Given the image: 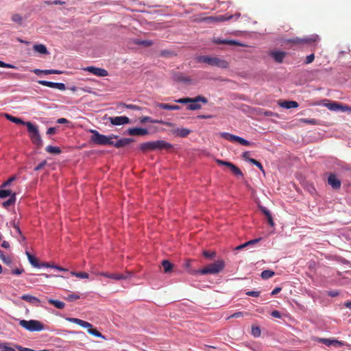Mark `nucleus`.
Listing matches in <instances>:
<instances>
[{
    "label": "nucleus",
    "mask_w": 351,
    "mask_h": 351,
    "mask_svg": "<svg viewBox=\"0 0 351 351\" xmlns=\"http://www.w3.org/2000/svg\"><path fill=\"white\" fill-rule=\"evenodd\" d=\"M196 60L199 63H206L221 69H228L229 67V62L219 56H199L196 58Z\"/></svg>",
    "instance_id": "1"
},
{
    "label": "nucleus",
    "mask_w": 351,
    "mask_h": 351,
    "mask_svg": "<svg viewBox=\"0 0 351 351\" xmlns=\"http://www.w3.org/2000/svg\"><path fill=\"white\" fill-rule=\"evenodd\" d=\"M90 132L92 133L91 141L99 145H111L113 144V139L118 138V136L114 134L110 136L101 134L95 130H90Z\"/></svg>",
    "instance_id": "2"
},
{
    "label": "nucleus",
    "mask_w": 351,
    "mask_h": 351,
    "mask_svg": "<svg viewBox=\"0 0 351 351\" xmlns=\"http://www.w3.org/2000/svg\"><path fill=\"white\" fill-rule=\"evenodd\" d=\"M66 320L70 322L75 323L84 328H87V332L95 337L106 339L105 336L103 335L100 332L97 330V329L93 328V325L88 322L74 317H69L66 319Z\"/></svg>",
    "instance_id": "3"
},
{
    "label": "nucleus",
    "mask_w": 351,
    "mask_h": 351,
    "mask_svg": "<svg viewBox=\"0 0 351 351\" xmlns=\"http://www.w3.org/2000/svg\"><path fill=\"white\" fill-rule=\"evenodd\" d=\"M26 126L32 143L38 147H41L43 145V141L39 134L38 126L30 121L27 122Z\"/></svg>",
    "instance_id": "4"
},
{
    "label": "nucleus",
    "mask_w": 351,
    "mask_h": 351,
    "mask_svg": "<svg viewBox=\"0 0 351 351\" xmlns=\"http://www.w3.org/2000/svg\"><path fill=\"white\" fill-rule=\"evenodd\" d=\"M224 262L222 260H218L215 263L208 265L207 267L196 271L195 273H199L202 275L206 274H217L219 273L224 267Z\"/></svg>",
    "instance_id": "5"
},
{
    "label": "nucleus",
    "mask_w": 351,
    "mask_h": 351,
    "mask_svg": "<svg viewBox=\"0 0 351 351\" xmlns=\"http://www.w3.org/2000/svg\"><path fill=\"white\" fill-rule=\"evenodd\" d=\"M19 324L21 326L29 330L30 332L41 331L44 329L43 324L39 321L31 319V320H20Z\"/></svg>",
    "instance_id": "6"
},
{
    "label": "nucleus",
    "mask_w": 351,
    "mask_h": 351,
    "mask_svg": "<svg viewBox=\"0 0 351 351\" xmlns=\"http://www.w3.org/2000/svg\"><path fill=\"white\" fill-rule=\"evenodd\" d=\"M38 83L40 85L45 86L52 88H57L60 90H66L65 84L61 82H52L46 80H39Z\"/></svg>",
    "instance_id": "7"
},
{
    "label": "nucleus",
    "mask_w": 351,
    "mask_h": 351,
    "mask_svg": "<svg viewBox=\"0 0 351 351\" xmlns=\"http://www.w3.org/2000/svg\"><path fill=\"white\" fill-rule=\"evenodd\" d=\"M177 103L179 104H189L191 101H202L203 104H207L208 99L202 95H198L194 98L191 97H185V98H181L178 99L175 101Z\"/></svg>",
    "instance_id": "8"
},
{
    "label": "nucleus",
    "mask_w": 351,
    "mask_h": 351,
    "mask_svg": "<svg viewBox=\"0 0 351 351\" xmlns=\"http://www.w3.org/2000/svg\"><path fill=\"white\" fill-rule=\"evenodd\" d=\"M317 341L319 343H322L327 346L340 347L344 345L343 341L333 339L317 338Z\"/></svg>",
    "instance_id": "9"
},
{
    "label": "nucleus",
    "mask_w": 351,
    "mask_h": 351,
    "mask_svg": "<svg viewBox=\"0 0 351 351\" xmlns=\"http://www.w3.org/2000/svg\"><path fill=\"white\" fill-rule=\"evenodd\" d=\"M84 71H88L90 73L99 76V77H106L108 75V71L101 68H97L95 66H87L84 69Z\"/></svg>",
    "instance_id": "10"
},
{
    "label": "nucleus",
    "mask_w": 351,
    "mask_h": 351,
    "mask_svg": "<svg viewBox=\"0 0 351 351\" xmlns=\"http://www.w3.org/2000/svg\"><path fill=\"white\" fill-rule=\"evenodd\" d=\"M109 121L114 125H121L129 123L130 119L125 116L110 117Z\"/></svg>",
    "instance_id": "11"
},
{
    "label": "nucleus",
    "mask_w": 351,
    "mask_h": 351,
    "mask_svg": "<svg viewBox=\"0 0 351 351\" xmlns=\"http://www.w3.org/2000/svg\"><path fill=\"white\" fill-rule=\"evenodd\" d=\"M319 40V38L318 35H311L310 36H308V37H306L304 38H296L293 40H290L289 41L293 42L294 43H307L317 42Z\"/></svg>",
    "instance_id": "12"
},
{
    "label": "nucleus",
    "mask_w": 351,
    "mask_h": 351,
    "mask_svg": "<svg viewBox=\"0 0 351 351\" xmlns=\"http://www.w3.org/2000/svg\"><path fill=\"white\" fill-rule=\"evenodd\" d=\"M241 16V14L239 13H237L234 15H229V16H224V15H220V16H212V17H208L206 19V20L209 21H213V22H221V21H228V20H230L231 19H233V18H236V19H238L239 16Z\"/></svg>",
    "instance_id": "13"
},
{
    "label": "nucleus",
    "mask_w": 351,
    "mask_h": 351,
    "mask_svg": "<svg viewBox=\"0 0 351 351\" xmlns=\"http://www.w3.org/2000/svg\"><path fill=\"white\" fill-rule=\"evenodd\" d=\"M153 142L154 150L165 149L168 150L172 147V145L162 140H158Z\"/></svg>",
    "instance_id": "14"
},
{
    "label": "nucleus",
    "mask_w": 351,
    "mask_h": 351,
    "mask_svg": "<svg viewBox=\"0 0 351 351\" xmlns=\"http://www.w3.org/2000/svg\"><path fill=\"white\" fill-rule=\"evenodd\" d=\"M100 275L107 277V278H109L119 280H124V279L128 278L131 276V274L128 271L126 274H117V273H114V274L101 273Z\"/></svg>",
    "instance_id": "15"
},
{
    "label": "nucleus",
    "mask_w": 351,
    "mask_h": 351,
    "mask_svg": "<svg viewBox=\"0 0 351 351\" xmlns=\"http://www.w3.org/2000/svg\"><path fill=\"white\" fill-rule=\"evenodd\" d=\"M328 108L330 110L338 111L341 110L342 112L351 111V108L348 106H343L339 104L338 103L333 102L328 104Z\"/></svg>",
    "instance_id": "16"
},
{
    "label": "nucleus",
    "mask_w": 351,
    "mask_h": 351,
    "mask_svg": "<svg viewBox=\"0 0 351 351\" xmlns=\"http://www.w3.org/2000/svg\"><path fill=\"white\" fill-rule=\"evenodd\" d=\"M128 133L132 136H145L148 134V130L141 128H132L128 130Z\"/></svg>",
    "instance_id": "17"
},
{
    "label": "nucleus",
    "mask_w": 351,
    "mask_h": 351,
    "mask_svg": "<svg viewBox=\"0 0 351 351\" xmlns=\"http://www.w3.org/2000/svg\"><path fill=\"white\" fill-rule=\"evenodd\" d=\"M328 183L334 189H339L341 187V181L334 174H330L328 176Z\"/></svg>",
    "instance_id": "18"
},
{
    "label": "nucleus",
    "mask_w": 351,
    "mask_h": 351,
    "mask_svg": "<svg viewBox=\"0 0 351 351\" xmlns=\"http://www.w3.org/2000/svg\"><path fill=\"white\" fill-rule=\"evenodd\" d=\"M133 141H134L133 138H123L119 139L115 142L113 141V144L112 145L114 146L117 148H121V147H123L128 145V144H130V143H132Z\"/></svg>",
    "instance_id": "19"
},
{
    "label": "nucleus",
    "mask_w": 351,
    "mask_h": 351,
    "mask_svg": "<svg viewBox=\"0 0 351 351\" xmlns=\"http://www.w3.org/2000/svg\"><path fill=\"white\" fill-rule=\"evenodd\" d=\"M271 57L275 60L276 62L281 63L286 55L283 51H274L271 52Z\"/></svg>",
    "instance_id": "20"
},
{
    "label": "nucleus",
    "mask_w": 351,
    "mask_h": 351,
    "mask_svg": "<svg viewBox=\"0 0 351 351\" xmlns=\"http://www.w3.org/2000/svg\"><path fill=\"white\" fill-rule=\"evenodd\" d=\"M21 298L32 304L38 305L40 303V300L38 298L28 294L23 295Z\"/></svg>",
    "instance_id": "21"
},
{
    "label": "nucleus",
    "mask_w": 351,
    "mask_h": 351,
    "mask_svg": "<svg viewBox=\"0 0 351 351\" xmlns=\"http://www.w3.org/2000/svg\"><path fill=\"white\" fill-rule=\"evenodd\" d=\"M261 238H258V239H252V240H250L243 244H241L240 245H238L237 247H235V250H241L242 249H244L247 247H250V246H252L256 243H258L260 241H261Z\"/></svg>",
    "instance_id": "22"
},
{
    "label": "nucleus",
    "mask_w": 351,
    "mask_h": 351,
    "mask_svg": "<svg viewBox=\"0 0 351 351\" xmlns=\"http://www.w3.org/2000/svg\"><path fill=\"white\" fill-rule=\"evenodd\" d=\"M279 104L282 108L286 109L295 108L298 107V102L295 101H283L280 102Z\"/></svg>",
    "instance_id": "23"
},
{
    "label": "nucleus",
    "mask_w": 351,
    "mask_h": 351,
    "mask_svg": "<svg viewBox=\"0 0 351 351\" xmlns=\"http://www.w3.org/2000/svg\"><path fill=\"white\" fill-rule=\"evenodd\" d=\"M25 254L27 256L29 262L33 267H36V268L41 267V265L38 263V260L33 255H32L29 252L26 251Z\"/></svg>",
    "instance_id": "24"
},
{
    "label": "nucleus",
    "mask_w": 351,
    "mask_h": 351,
    "mask_svg": "<svg viewBox=\"0 0 351 351\" xmlns=\"http://www.w3.org/2000/svg\"><path fill=\"white\" fill-rule=\"evenodd\" d=\"M157 106L165 110H180V106L178 105H170L168 104L159 103L157 104Z\"/></svg>",
    "instance_id": "25"
},
{
    "label": "nucleus",
    "mask_w": 351,
    "mask_h": 351,
    "mask_svg": "<svg viewBox=\"0 0 351 351\" xmlns=\"http://www.w3.org/2000/svg\"><path fill=\"white\" fill-rule=\"evenodd\" d=\"M139 149L143 152L154 150L152 141H147L140 144Z\"/></svg>",
    "instance_id": "26"
},
{
    "label": "nucleus",
    "mask_w": 351,
    "mask_h": 351,
    "mask_svg": "<svg viewBox=\"0 0 351 351\" xmlns=\"http://www.w3.org/2000/svg\"><path fill=\"white\" fill-rule=\"evenodd\" d=\"M5 117H6V119L14 123H16V124H22V125H26V123L27 121H23L20 118H18V117H13L10 114H5Z\"/></svg>",
    "instance_id": "27"
},
{
    "label": "nucleus",
    "mask_w": 351,
    "mask_h": 351,
    "mask_svg": "<svg viewBox=\"0 0 351 351\" xmlns=\"http://www.w3.org/2000/svg\"><path fill=\"white\" fill-rule=\"evenodd\" d=\"M191 132L187 128H177L174 130V134L180 137H185L188 136Z\"/></svg>",
    "instance_id": "28"
},
{
    "label": "nucleus",
    "mask_w": 351,
    "mask_h": 351,
    "mask_svg": "<svg viewBox=\"0 0 351 351\" xmlns=\"http://www.w3.org/2000/svg\"><path fill=\"white\" fill-rule=\"evenodd\" d=\"M48 302L49 304H53L55 307H56L58 309H62L65 306V304L60 300L49 299L48 300Z\"/></svg>",
    "instance_id": "29"
},
{
    "label": "nucleus",
    "mask_w": 351,
    "mask_h": 351,
    "mask_svg": "<svg viewBox=\"0 0 351 351\" xmlns=\"http://www.w3.org/2000/svg\"><path fill=\"white\" fill-rule=\"evenodd\" d=\"M228 167L230 168L232 173H234L235 176H243V173L241 172V171L232 162L229 164Z\"/></svg>",
    "instance_id": "30"
},
{
    "label": "nucleus",
    "mask_w": 351,
    "mask_h": 351,
    "mask_svg": "<svg viewBox=\"0 0 351 351\" xmlns=\"http://www.w3.org/2000/svg\"><path fill=\"white\" fill-rule=\"evenodd\" d=\"M45 150L48 153H50V154H59L61 153V149H60V147H53V146H51V145H48L45 148Z\"/></svg>",
    "instance_id": "31"
},
{
    "label": "nucleus",
    "mask_w": 351,
    "mask_h": 351,
    "mask_svg": "<svg viewBox=\"0 0 351 351\" xmlns=\"http://www.w3.org/2000/svg\"><path fill=\"white\" fill-rule=\"evenodd\" d=\"M219 136L228 141H230L231 142H234L236 138V135L228 133V132H221L219 134Z\"/></svg>",
    "instance_id": "32"
},
{
    "label": "nucleus",
    "mask_w": 351,
    "mask_h": 351,
    "mask_svg": "<svg viewBox=\"0 0 351 351\" xmlns=\"http://www.w3.org/2000/svg\"><path fill=\"white\" fill-rule=\"evenodd\" d=\"M275 274L274 271L269 269H266L262 271L261 276L263 279L267 280L272 276H274Z\"/></svg>",
    "instance_id": "33"
},
{
    "label": "nucleus",
    "mask_w": 351,
    "mask_h": 351,
    "mask_svg": "<svg viewBox=\"0 0 351 351\" xmlns=\"http://www.w3.org/2000/svg\"><path fill=\"white\" fill-rule=\"evenodd\" d=\"M199 101H191L187 106V109L189 110H196L202 108V106L199 104Z\"/></svg>",
    "instance_id": "34"
},
{
    "label": "nucleus",
    "mask_w": 351,
    "mask_h": 351,
    "mask_svg": "<svg viewBox=\"0 0 351 351\" xmlns=\"http://www.w3.org/2000/svg\"><path fill=\"white\" fill-rule=\"evenodd\" d=\"M34 49L36 51H37L40 53L45 54L47 53V49L46 47L41 44L35 45L34 46Z\"/></svg>",
    "instance_id": "35"
},
{
    "label": "nucleus",
    "mask_w": 351,
    "mask_h": 351,
    "mask_svg": "<svg viewBox=\"0 0 351 351\" xmlns=\"http://www.w3.org/2000/svg\"><path fill=\"white\" fill-rule=\"evenodd\" d=\"M162 265L165 273H168L172 269V264L167 260H164L162 262Z\"/></svg>",
    "instance_id": "36"
},
{
    "label": "nucleus",
    "mask_w": 351,
    "mask_h": 351,
    "mask_svg": "<svg viewBox=\"0 0 351 351\" xmlns=\"http://www.w3.org/2000/svg\"><path fill=\"white\" fill-rule=\"evenodd\" d=\"M16 201V197H15V194L13 193L12 194V195L10 196V197L5 202H4L3 203V207L5 208H8V206L12 205L14 204Z\"/></svg>",
    "instance_id": "37"
},
{
    "label": "nucleus",
    "mask_w": 351,
    "mask_h": 351,
    "mask_svg": "<svg viewBox=\"0 0 351 351\" xmlns=\"http://www.w3.org/2000/svg\"><path fill=\"white\" fill-rule=\"evenodd\" d=\"M215 42L217 44H228V45H239V43L237 41L233 40H222V39L218 38Z\"/></svg>",
    "instance_id": "38"
},
{
    "label": "nucleus",
    "mask_w": 351,
    "mask_h": 351,
    "mask_svg": "<svg viewBox=\"0 0 351 351\" xmlns=\"http://www.w3.org/2000/svg\"><path fill=\"white\" fill-rule=\"evenodd\" d=\"M71 274L73 276H76L77 278H82V279H86L88 278L89 275L86 272H71Z\"/></svg>",
    "instance_id": "39"
},
{
    "label": "nucleus",
    "mask_w": 351,
    "mask_h": 351,
    "mask_svg": "<svg viewBox=\"0 0 351 351\" xmlns=\"http://www.w3.org/2000/svg\"><path fill=\"white\" fill-rule=\"evenodd\" d=\"M134 43L136 45H141L147 47V46H150L152 44V42L150 40H147L136 39L134 40Z\"/></svg>",
    "instance_id": "40"
},
{
    "label": "nucleus",
    "mask_w": 351,
    "mask_h": 351,
    "mask_svg": "<svg viewBox=\"0 0 351 351\" xmlns=\"http://www.w3.org/2000/svg\"><path fill=\"white\" fill-rule=\"evenodd\" d=\"M234 142H238L239 143L245 146H249L252 144L251 142L238 136H236Z\"/></svg>",
    "instance_id": "41"
},
{
    "label": "nucleus",
    "mask_w": 351,
    "mask_h": 351,
    "mask_svg": "<svg viewBox=\"0 0 351 351\" xmlns=\"http://www.w3.org/2000/svg\"><path fill=\"white\" fill-rule=\"evenodd\" d=\"M146 122L158 123H163L162 121L153 120L149 117H143L141 119V123H145Z\"/></svg>",
    "instance_id": "42"
},
{
    "label": "nucleus",
    "mask_w": 351,
    "mask_h": 351,
    "mask_svg": "<svg viewBox=\"0 0 351 351\" xmlns=\"http://www.w3.org/2000/svg\"><path fill=\"white\" fill-rule=\"evenodd\" d=\"M80 298V295L77 293H71L69 294L66 297H65V299L69 302H73L76 300H78Z\"/></svg>",
    "instance_id": "43"
},
{
    "label": "nucleus",
    "mask_w": 351,
    "mask_h": 351,
    "mask_svg": "<svg viewBox=\"0 0 351 351\" xmlns=\"http://www.w3.org/2000/svg\"><path fill=\"white\" fill-rule=\"evenodd\" d=\"M248 161L252 164L256 165L263 173H265L263 165L255 159H248Z\"/></svg>",
    "instance_id": "44"
},
{
    "label": "nucleus",
    "mask_w": 351,
    "mask_h": 351,
    "mask_svg": "<svg viewBox=\"0 0 351 351\" xmlns=\"http://www.w3.org/2000/svg\"><path fill=\"white\" fill-rule=\"evenodd\" d=\"M261 331L258 326H252V334L254 337H258L261 335Z\"/></svg>",
    "instance_id": "45"
},
{
    "label": "nucleus",
    "mask_w": 351,
    "mask_h": 351,
    "mask_svg": "<svg viewBox=\"0 0 351 351\" xmlns=\"http://www.w3.org/2000/svg\"><path fill=\"white\" fill-rule=\"evenodd\" d=\"M11 195L12 194L10 190H0V198L3 199Z\"/></svg>",
    "instance_id": "46"
},
{
    "label": "nucleus",
    "mask_w": 351,
    "mask_h": 351,
    "mask_svg": "<svg viewBox=\"0 0 351 351\" xmlns=\"http://www.w3.org/2000/svg\"><path fill=\"white\" fill-rule=\"evenodd\" d=\"M0 259L6 265H10L12 263V260L10 258L5 256L3 254H0Z\"/></svg>",
    "instance_id": "47"
},
{
    "label": "nucleus",
    "mask_w": 351,
    "mask_h": 351,
    "mask_svg": "<svg viewBox=\"0 0 351 351\" xmlns=\"http://www.w3.org/2000/svg\"><path fill=\"white\" fill-rule=\"evenodd\" d=\"M43 73L45 75L61 74V73H62V71H59V70H56V69H47V70H44Z\"/></svg>",
    "instance_id": "48"
},
{
    "label": "nucleus",
    "mask_w": 351,
    "mask_h": 351,
    "mask_svg": "<svg viewBox=\"0 0 351 351\" xmlns=\"http://www.w3.org/2000/svg\"><path fill=\"white\" fill-rule=\"evenodd\" d=\"M203 255L207 258L212 259L215 256L216 254L215 252L204 251Z\"/></svg>",
    "instance_id": "49"
},
{
    "label": "nucleus",
    "mask_w": 351,
    "mask_h": 351,
    "mask_svg": "<svg viewBox=\"0 0 351 351\" xmlns=\"http://www.w3.org/2000/svg\"><path fill=\"white\" fill-rule=\"evenodd\" d=\"M301 121L304 123L315 125L317 124V121L314 119H302Z\"/></svg>",
    "instance_id": "50"
},
{
    "label": "nucleus",
    "mask_w": 351,
    "mask_h": 351,
    "mask_svg": "<svg viewBox=\"0 0 351 351\" xmlns=\"http://www.w3.org/2000/svg\"><path fill=\"white\" fill-rule=\"evenodd\" d=\"M125 108H128V109H131V110H138L141 109V108L138 106H136V105H133V104H122Z\"/></svg>",
    "instance_id": "51"
},
{
    "label": "nucleus",
    "mask_w": 351,
    "mask_h": 351,
    "mask_svg": "<svg viewBox=\"0 0 351 351\" xmlns=\"http://www.w3.org/2000/svg\"><path fill=\"white\" fill-rule=\"evenodd\" d=\"M45 3L47 5H64L65 3L64 1H62L60 0H54L53 1H45Z\"/></svg>",
    "instance_id": "52"
},
{
    "label": "nucleus",
    "mask_w": 351,
    "mask_h": 351,
    "mask_svg": "<svg viewBox=\"0 0 351 351\" xmlns=\"http://www.w3.org/2000/svg\"><path fill=\"white\" fill-rule=\"evenodd\" d=\"M16 180V176L10 177L7 181H5L1 186V187H6L10 185L13 181Z\"/></svg>",
    "instance_id": "53"
},
{
    "label": "nucleus",
    "mask_w": 351,
    "mask_h": 351,
    "mask_svg": "<svg viewBox=\"0 0 351 351\" xmlns=\"http://www.w3.org/2000/svg\"><path fill=\"white\" fill-rule=\"evenodd\" d=\"M12 20L14 22L21 23L22 21V17L19 14H16L12 16Z\"/></svg>",
    "instance_id": "54"
},
{
    "label": "nucleus",
    "mask_w": 351,
    "mask_h": 351,
    "mask_svg": "<svg viewBox=\"0 0 351 351\" xmlns=\"http://www.w3.org/2000/svg\"><path fill=\"white\" fill-rule=\"evenodd\" d=\"M314 59H315V56L313 53H311L306 56L305 63L310 64L314 60Z\"/></svg>",
    "instance_id": "55"
},
{
    "label": "nucleus",
    "mask_w": 351,
    "mask_h": 351,
    "mask_svg": "<svg viewBox=\"0 0 351 351\" xmlns=\"http://www.w3.org/2000/svg\"><path fill=\"white\" fill-rule=\"evenodd\" d=\"M246 295H247L249 296H252V297H258L260 295V292L254 291H250L246 293Z\"/></svg>",
    "instance_id": "56"
},
{
    "label": "nucleus",
    "mask_w": 351,
    "mask_h": 351,
    "mask_svg": "<svg viewBox=\"0 0 351 351\" xmlns=\"http://www.w3.org/2000/svg\"><path fill=\"white\" fill-rule=\"evenodd\" d=\"M173 54V53L172 51H168V50L162 51L160 53V55L164 57H168Z\"/></svg>",
    "instance_id": "57"
},
{
    "label": "nucleus",
    "mask_w": 351,
    "mask_h": 351,
    "mask_svg": "<svg viewBox=\"0 0 351 351\" xmlns=\"http://www.w3.org/2000/svg\"><path fill=\"white\" fill-rule=\"evenodd\" d=\"M0 67L10 68V69L15 68V66L14 65L5 63L2 61H0Z\"/></svg>",
    "instance_id": "58"
},
{
    "label": "nucleus",
    "mask_w": 351,
    "mask_h": 351,
    "mask_svg": "<svg viewBox=\"0 0 351 351\" xmlns=\"http://www.w3.org/2000/svg\"><path fill=\"white\" fill-rule=\"evenodd\" d=\"M261 208V210L262 211V213H263L266 217H268L271 215L270 212L269 211V210L267 208H266L264 206H261L260 207Z\"/></svg>",
    "instance_id": "59"
},
{
    "label": "nucleus",
    "mask_w": 351,
    "mask_h": 351,
    "mask_svg": "<svg viewBox=\"0 0 351 351\" xmlns=\"http://www.w3.org/2000/svg\"><path fill=\"white\" fill-rule=\"evenodd\" d=\"M271 315L273 317H275V318H280L281 317L280 313L278 311H272Z\"/></svg>",
    "instance_id": "60"
},
{
    "label": "nucleus",
    "mask_w": 351,
    "mask_h": 351,
    "mask_svg": "<svg viewBox=\"0 0 351 351\" xmlns=\"http://www.w3.org/2000/svg\"><path fill=\"white\" fill-rule=\"evenodd\" d=\"M46 163H47V162L45 160H44L42 162H40L39 165H38L35 167V171L40 170L46 165Z\"/></svg>",
    "instance_id": "61"
},
{
    "label": "nucleus",
    "mask_w": 351,
    "mask_h": 351,
    "mask_svg": "<svg viewBox=\"0 0 351 351\" xmlns=\"http://www.w3.org/2000/svg\"><path fill=\"white\" fill-rule=\"evenodd\" d=\"M217 162L219 164V165H224V166H226L228 167L229 166V164H230V162H227V161H224V160H217Z\"/></svg>",
    "instance_id": "62"
},
{
    "label": "nucleus",
    "mask_w": 351,
    "mask_h": 351,
    "mask_svg": "<svg viewBox=\"0 0 351 351\" xmlns=\"http://www.w3.org/2000/svg\"><path fill=\"white\" fill-rule=\"evenodd\" d=\"M57 123H60V124L68 123L69 121L64 118H60L57 120Z\"/></svg>",
    "instance_id": "63"
},
{
    "label": "nucleus",
    "mask_w": 351,
    "mask_h": 351,
    "mask_svg": "<svg viewBox=\"0 0 351 351\" xmlns=\"http://www.w3.org/2000/svg\"><path fill=\"white\" fill-rule=\"evenodd\" d=\"M249 156H250V152H245L242 154L243 158L244 160H247V161H248V159H251L250 158H249Z\"/></svg>",
    "instance_id": "64"
}]
</instances>
